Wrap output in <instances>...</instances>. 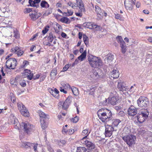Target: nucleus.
<instances>
[{"instance_id": "f257e3e1", "label": "nucleus", "mask_w": 152, "mask_h": 152, "mask_svg": "<svg viewBox=\"0 0 152 152\" xmlns=\"http://www.w3.org/2000/svg\"><path fill=\"white\" fill-rule=\"evenodd\" d=\"M97 113L99 119L103 122L106 123L111 119L112 113L109 110L102 108L98 111Z\"/></svg>"}, {"instance_id": "f03ea898", "label": "nucleus", "mask_w": 152, "mask_h": 152, "mask_svg": "<svg viewBox=\"0 0 152 152\" xmlns=\"http://www.w3.org/2000/svg\"><path fill=\"white\" fill-rule=\"evenodd\" d=\"M89 64L91 66L94 68H101L102 66V62L99 58L92 55L90 56L88 58Z\"/></svg>"}, {"instance_id": "7ed1b4c3", "label": "nucleus", "mask_w": 152, "mask_h": 152, "mask_svg": "<svg viewBox=\"0 0 152 152\" xmlns=\"http://www.w3.org/2000/svg\"><path fill=\"white\" fill-rule=\"evenodd\" d=\"M149 112L147 110H141L136 118L138 121L140 123L144 122L145 120L148 117Z\"/></svg>"}, {"instance_id": "20e7f679", "label": "nucleus", "mask_w": 152, "mask_h": 152, "mask_svg": "<svg viewBox=\"0 0 152 152\" xmlns=\"http://www.w3.org/2000/svg\"><path fill=\"white\" fill-rule=\"evenodd\" d=\"M122 139L129 147H131L135 144L136 137L130 134L123 136Z\"/></svg>"}, {"instance_id": "39448f33", "label": "nucleus", "mask_w": 152, "mask_h": 152, "mask_svg": "<svg viewBox=\"0 0 152 152\" xmlns=\"http://www.w3.org/2000/svg\"><path fill=\"white\" fill-rule=\"evenodd\" d=\"M148 99L144 96H140L137 100V103L139 106L141 107H146L149 104Z\"/></svg>"}, {"instance_id": "423d86ee", "label": "nucleus", "mask_w": 152, "mask_h": 152, "mask_svg": "<svg viewBox=\"0 0 152 152\" xmlns=\"http://www.w3.org/2000/svg\"><path fill=\"white\" fill-rule=\"evenodd\" d=\"M17 64L16 60L14 58H9L6 63V67L9 69H14Z\"/></svg>"}, {"instance_id": "0eeeda50", "label": "nucleus", "mask_w": 152, "mask_h": 152, "mask_svg": "<svg viewBox=\"0 0 152 152\" xmlns=\"http://www.w3.org/2000/svg\"><path fill=\"white\" fill-rule=\"evenodd\" d=\"M23 126L24 128V131L27 134L30 133L34 130V126L27 122L23 123Z\"/></svg>"}, {"instance_id": "6e6552de", "label": "nucleus", "mask_w": 152, "mask_h": 152, "mask_svg": "<svg viewBox=\"0 0 152 152\" xmlns=\"http://www.w3.org/2000/svg\"><path fill=\"white\" fill-rule=\"evenodd\" d=\"M9 122L10 124H13L15 128L17 129H19L20 126L19 124L18 119L13 115H11L9 119Z\"/></svg>"}, {"instance_id": "1a4fd4ad", "label": "nucleus", "mask_w": 152, "mask_h": 152, "mask_svg": "<svg viewBox=\"0 0 152 152\" xmlns=\"http://www.w3.org/2000/svg\"><path fill=\"white\" fill-rule=\"evenodd\" d=\"M116 92H113V93L111 92L110 94V96L109 97L110 104L112 105H116L118 102V99L116 96Z\"/></svg>"}, {"instance_id": "9d476101", "label": "nucleus", "mask_w": 152, "mask_h": 152, "mask_svg": "<svg viewBox=\"0 0 152 152\" xmlns=\"http://www.w3.org/2000/svg\"><path fill=\"white\" fill-rule=\"evenodd\" d=\"M135 0H125L124 2L125 8L127 10H132L133 5L134 4Z\"/></svg>"}, {"instance_id": "9b49d317", "label": "nucleus", "mask_w": 152, "mask_h": 152, "mask_svg": "<svg viewBox=\"0 0 152 152\" xmlns=\"http://www.w3.org/2000/svg\"><path fill=\"white\" fill-rule=\"evenodd\" d=\"M105 135L106 137H110L112 134L114 130V129L112 126L109 125H105Z\"/></svg>"}, {"instance_id": "f8f14e48", "label": "nucleus", "mask_w": 152, "mask_h": 152, "mask_svg": "<svg viewBox=\"0 0 152 152\" xmlns=\"http://www.w3.org/2000/svg\"><path fill=\"white\" fill-rule=\"evenodd\" d=\"M137 113V109L134 106H132L128 110L127 113L130 116H133Z\"/></svg>"}, {"instance_id": "ddd939ff", "label": "nucleus", "mask_w": 152, "mask_h": 152, "mask_svg": "<svg viewBox=\"0 0 152 152\" xmlns=\"http://www.w3.org/2000/svg\"><path fill=\"white\" fill-rule=\"evenodd\" d=\"M48 90L49 92L55 98H58L59 96V92L56 88L53 89L51 88H49Z\"/></svg>"}, {"instance_id": "4468645a", "label": "nucleus", "mask_w": 152, "mask_h": 152, "mask_svg": "<svg viewBox=\"0 0 152 152\" xmlns=\"http://www.w3.org/2000/svg\"><path fill=\"white\" fill-rule=\"evenodd\" d=\"M119 75V71L116 68L115 69H113L110 73V78L112 79V78L114 79L118 78Z\"/></svg>"}, {"instance_id": "2eb2a0df", "label": "nucleus", "mask_w": 152, "mask_h": 152, "mask_svg": "<svg viewBox=\"0 0 152 152\" xmlns=\"http://www.w3.org/2000/svg\"><path fill=\"white\" fill-rule=\"evenodd\" d=\"M23 74L25 77H27L28 79L30 80L32 79L33 76V74L31 73V71L27 69L25 70Z\"/></svg>"}, {"instance_id": "dca6fc26", "label": "nucleus", "mask_w": 152, "mask_h": 152, "mask_svg": "<svg viewBox=\"0 0 152 152\" xmlns=\"http://www.w3.org/2000/svg\"><path fill=\"white\" fill-rule=\"evenodd\" d=\"M77 6L78 7L81 12H85V8L82 0H76Z\"/></svg>"}, {"instance_id": "f3484780", "label": "nucleus", "mask_w": 152, "mask_h": 152, "mask_svg": "<svg viewBox=\"0 0 152 152\" xmlns=\"http://www.w3.org/2000/svg\"><path fill=\"white\" fill-rule=\"evenodd\" d=\"M11 51L13 53H16L18 56H20L23 54V51L20 50L18 47H15L11 49Z\"/></svg>"}, {"instance_id": "a211bd4d", "label": "nucleus", "mask_w": 152, "mask_h": 152, "mask_svg": "<svg viewBox=\"0 0 152 152\" xmlns=\"http://www.w3.org/2000/svg\"><path fill=\"white\" fill-rule=\"evenodd\" d=\"M40 0H29L28 3L31 7L38 8L39 7V3Z\"/></svg>"}, {"instance_id": "6ab92c4d", "label": "nucleus", "mask_w": 152, "mask_h": 152, "mask_svg": "<svg viewBox=\"0 0 152 152\" xmlns=\"http://www.w3.org/2000/svg\"><path fill=\"white\" fill-rule=\"evenodd\" d=\"M117 85V88L119 89L120 91H126L127 89L126 86H125L124 83L121 81H118V82Z\"/></svg>"}, {"instance_id": "aec40b11", "label": "nucleus", "mask_w": 152, "mask_h": 152, "mask_svg": "<svg viewBox=\"0 0 152 152\" xmlns=\"http://www.w3.org/2000/svg\"><path fill=\"white\" fill-rule=\"evenodd\" d=\"M83 144L91 149H94L95 148V145L94 143L89 140L85 141Z\"/></svg>"}, {"instance_id": "412c9836", "label": "nucleus", "mask_w": 152, "mask_h": 152, "mask_svg": "<svg viewBox=\"0 0 152 152\" xmlns=\"http://www.w3.org/2000/svg\"><path fill=\"white\" fill-rule=\"evenodd\" d=\"M114 56L111 53L107 55L104 59L105 63H110L114 59Z\"/></svg>"}, {"instance_id": "4be33fe9", "label": "nucleus", "mask_w": 152, "mask_h": 152, "mask_svg": "<svg viewBox=\"0 0 152 152\" xmlns=\"http://www.w3.org/2000/svg\"><path fill=\"white\" fill-rule=\"evenodd\" d=\"M143 136L145 138L149 141H152V133L150 131H147L145 132Z\"/></svg>"}, {"instance_id": "5701e85b", "label": "nucleus", "mask_w": 152, "mask_h": 152, "mask_svg": "<svg viewBox=\"0 0 152 152\" xmlns=\"http://www.w3.org/2000/svg\"><path fill=\"white\" fill-rule=\"evenodd\" d=\"M70 104L67 102L66 103L65 101L63 104L62 102H60L58 104V107L59 108L62 107L64 109L66 110L69 107Z\"/></svg>"}, {"instance_id": "b1692460", "label": "nucleus", "mask_w": 152, "mask_h": 152, "mask_svg": "<svg viewBox=\"0 0 152 152\" xmlns=\"http://www.w3.org/2000/svg\"><path fill=\"white\" fill-rule=\"evenodd\" d=\"M40 6L41 8L47 9L48 8L50 5L45 0H42L40 3Z\"/></svg>"}, {"instance_id": "393cba45", "label": "nucleus", "mask_w": 152, "mask_h": 152, "mask_svg": "<svg viewBox=\"0 0 152 152\" xmlns=\"http://www.w3.org/2000/svg\"><path fill=\"white\" fill-rule=\"evenodd\" d=\"M86 27L87 28L90 29H95L97 28H99V27L96 25L92 23L88 22L86 24Z\"/></svg>"}, {"instance_id": "a878e982", "label": "nucleus", "mask_w": 152, "mask_h": 152, "mask_svg": "<svg viewBox=\"0 0 152 152\" xmlns=\"http://www.w3.org/2000/svg\"><path fill=\"white\" fill-rule=\"evenodd\" d=\"M120 45L121 48V51L122 53L123 54L125 53L127 50V46L125 42L120 44Z\"/></svg>"}, {"instance_id": "bb28decb", "label": "nucleus", "mask_w": 152, "mask_h": 152, "mask_svg": "<svg viewBox=\"0 0 152 152\" xmlns=\"http://www.w3.org/2000/svg\"><path fill=\"white\" fill-rule=\"evenodd\" d=\"M38 113L40 116V119L44 120V119H46L47 118L48 115L45 114L42 111H39Z\"/></svg>"}, {"instance_id": "cd10ccee", "label": "nucleus", "mask_w": 152, "mask_h": 152, "mask_svg": "<svg viewBox=\"0 0 152 152\" xmlns=\"http://www.w3.org/2000/svg\"><path fill=\"white\" fill-rule=\"evenodd\" d=\"M86 51H85L80 56L78 57V58L79 60L80 61H82L84 60V59L86 58Z\"/></svg>"}, {"instance_id": "c85d7f7f", "label": "nucleus", "mask_w": 152, "mask_h": 152, "mask_svg": "<svg viewBox=\"0 0 152 152\" xmlns=\"http://www.w3.org/2000/svg\"><path fill=\"white\" fill-rule=\"evenodd\" d=\"M121 122V121L118 119H114L112 120V126H117Z\"/></svg>"}, {"instance_id": "c756f323", "label": "nucleus", "mask_w": 152, "mask_h": 152, "mask_svg": "<svg viewBox=\"0 0 152 152\" xmlns=\"http://www.w3.org/2000/svg\"><path fill=\"white\" fill-rule=\"evenodd\" d=\"M40 121L42 128L43 129H45L47 127L46 122L44 120H42V119H40Z\"/></svg>"}, {"instance_id": "7c9ffc66", "label": "nucleus", "mask_w": 152, "mask_h": 152, "mask_svg": "<svg viewBox=\"0 0 152 152\" xmlns=\"http://www.w3.org/2000/svg\"><path fill=\"white\" fill-rule=\"evenodd\" d=\"M71 90L73 94L75 96H77L79 94V91L78 89L75 87H72L71 88Z\"/></svg>"}, {"instance_id": "2f4dec72", "label": "nucleus", "mask_w": 152, "mask_h": 152, "mask_svg": "<svg viewBox=\"0 0 152 152\" xmlns=\"http://www.w3.org/2000/svg\"><path fill=\"white\" fill-rule=\"evenodd\" d=\"M17 106L18 109L20 112L24 109L25 108H26L22 103L20 102L17 103Z\"/></svg>"}, {"instance_id": "473e14b6", "label": "nucleus", "mask_w": 152, "mask_h": 152, "mask_svg": "<svg viewBox=\"0 0 152 152\" xmlns=\"http://www.w3.org/2000/svg\"><path fill=\"white\" fill-rule=\"evenodd\" d=\"M22 115L25 117H28L29 116V112L27 109L25 108V109L20 112Z\"/></svg>"}, {"instance_id": "72a5a7b5", "label": "nucleus", "mask_w": 152, "mask_h": 152, "mask_svg": "<svg viewBox=\"0 0 152 152\" xmlns=\"http://www.w3.org/2000/svg\"><path fill=\"white\" fill-rule=\"evenodd\" d=\"M31 143L28 142H25L22 143L21 146L23 148H28L31 147Z\"/></svg>"}, {"instance_id": "f704fd0d", "label": "nucleus", "mask_w": 152, "mask_h": 152, "mask_svg": "<svg viewBox=\"0 0 152 152\" xmlns=\"http://www.w3.org/2000/svg\"><path fill=\"white\" fill-rule=\"evenodd\" d=\"M14 37L16 39L19 38L20 37V34L18 30L15 28L13 29Z\"/></svg>"}, {"instance_id": "c9c22d12", "label": "nucleus", "mask_w": 152, "mask_h": 152, "mask_svg": "<svg viewBox=\"0 0 152 152\" xmlns=\"http://www.w3.org/2000/svg\"><path fill=\"white\" fill-rule=\"evenodd\" d=\"M57 69L56 68H54L51 71L50 76L53 78L55 77L57 75Z\"/></svg>"}, {"instance_id": "e433bc0d", "label": "nucleus", "mask_w": 152, "mask_h": 152, "mask_svg": "<svg viewBox=\"0 0 152 152\" xmlns=\"http://www.w3.org/2000/svg\"><path fill=\"white\" fill-rule=\"evenodd\" d=\"M83 40L85 44L87 46L88 44V38L85 35H83Z\"/></svg>"}, {"instance_id": "4c0bfd02", "label": "nucleus", "mask_w": 152, "mask_h": 152, "mask_svg": "<svg viewBox=\"0 0 152 152\" xmlns=\"http://www.w3.org/2000/svg\"><path fill=\"white\" fill-rule=\"evenodd\" d=\"M29 15L30 18L32 20H35L37 19V15L35 12H34V13L32 12L30 13Z\"/></svg>"}, {"instance_id": "58836bf2", "label": "nucleus", "mask_w": 152, "mask_h": 152, "mask_svg": "<svg viewBox=\"0 0 152 152\" xmlns=\"http://www.w3.org/2000/svg\"><path fill=\"white\" fill-rule=\"evenodd\" d=\"M96 12L97 14L99 15H103V13L102 12L101 10L98 6H95Z\"/></svg>"}, {"instance_id": "ea45409f", "label": "nucleus", "mask_w": 152, "mask_h": 152, "mask_svg": "<svg viewBox=\"0 0 152 152\" xmlns=\"http://www.w3.org/2000/svg\"><path fill=\"white\" fill-rule=\"evenodd\" d=\"M116 39L118 43L120 44H121L122 43H123V42H124V41L123 40L122 37L121 36H118L116 37Z\"/></svg>"}, {"instance_id": "a19ab883", "label": "nucleus", "mask_w": 152, "mask_h": 152, "mask_svg": "<svg viewBox=\"0 0 152 152\" xmlns=\"http://www.w3.org/2000/svg\"><path fill=\"white\" fill-rule=\"evenodd\" d=\"M86 148L83 147H80L77 148L76 152H84Z\"/></svg>"}, {"instance_id": "79ce46f5", "label": "nucleus", "mask_w": 152, "mask_h": 152, "mask_svg": "<svg viewBox=\"0 0 152 152\" xmlns=\"http://www.w3.org/2000/svg\"><path fill=\"white\" fill-rule=\"evenodd\" d=\"M66 142L65 140H61L58 141V144L60 146L64 145L66 143Z\"/></svg>"}, {"instance_id": "37998d69", "label": "nucleus", "mask_w": 152, "mask_h": 152, "mask_svg": "<svg viewBox=\"0 0 152 152\" xmlns=\"http://www.w3.org/2000/svg\"><path fill=\"white\" fill-rule=\"evenodd\" d=\"M93 77L95 79H96L99 77V76L98 75V73L95 71V70H93Z\"/></svg>"}, {"instance_id": "c03bdc74", "label": "nucleus", "mask_w": 152, "mask_h": 152, "mask_svg": "<svg viewBox=\"0 0 152 152\" xmlns=\"http://www.w3.org/2000/svg\"><path fill=\"white\" fill-rule=\"evenodd\" d=\"M48 39L49 42H52L53 39V37L52 33H50L49 34V35L48 37Z\"/></svg>"}, {"instance_id": "a18cd8bd", "label": "nucleus", "mask_w": 152, "mask_h": 152, "mask_svg": "<svg viewBox=\"0 0 152 152\" xmlns=\"http://www.w3.org/2000/svg\"><path fill=\"white\" fill-rule=\"evenodd\" d=\"M68 18L66 17H63L60 19V21L61 22L66 23H68Z\"/></svg>"}, {"instance_id": "49530a36", "label": "nucleus", "mask_w": 152, "mask_h": 152, "mask_svg": "<svg viewBox=\"0 0 152 152\" xmlns=\"http://www.w3.org/2000/svg\"><path fill=\"white\" fill-rule=\"evenodd\" d=\"M90 133V132H89L88 134H87V135H86L85 136H85L81 139V142L82 143H84L85 141L88 140V135Z\"/></svg>"}, {"instance_id": "de8ad7c7", "label": "nucleus", "mask_w": 152, "mask_h": 152, "mask_svg": "<svg viewBox=\"0 0 152 152\" xmlns=\"http://www.w3.org/2000/svg\"><path fill=\"white\" fill-rule=\"evenodd\" d=\"M72 99V96H69L68 97L65 101L66 102V103L67 102L70 104L71 102Z\"/></svg>"}, {"instance_id": "09e8293b", "label": "nucleus", "mask_w": 152, "mask_h": 152, "mask_svg": "<svg viewBox=\"0 0 152 152\" xmlns=\"http://www.w3.org/2000/svg\"><path fill=\"white\" fill-rule=\"evenodd\" d=\"M110 104V101H109V98H108L107 99H105L104 101L102 102V104L104 106H106L108 104Z\"/></svg>"}, {"instance_id": "8fccbe9b", "label": "nucleus", "mask_w": 152, "mask_h": 152, "mask_svg": "<svg viewBox=\"0 0 152 152\" xmlns=\"http://www.w3.org/2000/svg\"><path fill=\"white\" fill-rule=\"evenodd\" d=\"M38 145V144L37 143H31V147H33V148L34 149V151L35 152H37V146Z\"/></svg>"}, {"instance_id": "3c124183", "label": "nucleus", "mask_w": 152, "mask_h": 152, "mask_svg": "<svg viewBox=\"0 0 152 152\" xmlns=\"http://www.w3.org/2000/svg\"><path fill=\"white\" fill-rule=\"evenodd\" d=\"M67 4L69 6L73 8H75L77 7L75 3L73 4L72 3L70 2H68Z\"/></svg>"}, {"instance_id": "603ef678", "label": "nucleus", "mask_w": 152, "mask_h": 152, "mask_svg": "<svg viewBox=\"0 0 152 152\" xmlns=\"http://www.w3.org/2000/svg\"><path fill=\"white\" fill-rule=\"evenodd\" d=\"M73 12L72 11H68L67 12H64L63 13V14L65 16H69L73 14Z\"/></svg>"}, {"instance_id": "864d4df0", "label": "nucleus", "mask_w": 152, "mask_h": 152, "mask_svg": "<svg viewBox=\"0 0 152 152\" xmlns=\"http://www.w3.org/2000/svg\"><path fill=\"white\" fill-rule=\"evenodd\" d=\"M79 119V118L78 117L76 116L72 119L71 121L73 123H76L78 121Z\"/></svg>"}, {"instance_id": "5fc2aeb1", "label": "nucleus", "mask_w": 152, "mask_h": 152, "mask_svg": "<svg viewBox=\"0 0 152 152\" xmlns=\"http://www.w3.org/2000/svg\"><path fill=\"white\" fill-rule=\"evenodd\" d=\"M123 132L126 134H129L130 133V129H128L127 128H125L123 130Z\"/></svg>"}, {"instance_id": "6e6d98bb", "label": "nucleus", "mask_w": 152, "mask_h": 152, "mask_svg": "<svg viewBox=\"0 0 152 152\" xmlns=\"http://www.w3.org/2000/svg\"><path fill=\"white\" fill-rule=\"evenodd\" d=\"M62 86L65 89H66V88H70V86H69V84H67V83L65 84V83H63L62 84Z\"/></svg>"}, {"instance_id": "4d7b16f0", "label": "nucleus", "mask_w": 152, "mask_h": 152, "mask_svg": "<svg viewBox=\"0 0 152 152\" xmlns=\"http://www.w3.org/2000/svg\"><path fill=\"white\" fill-rule=\"evenodd\" d=\"M70 66L69 64H67L63 67L62 71H66L69 67Z\"/></svg>"}, {"instance_id": "13d9d810", "label": "nucleus", "mask_w": 152, "mask_h": 152, "mask_svg": "<svg viewBox=\"0 0 152 152\" xmlns=\"http://www.w3.org/2000/svg\"><path fill=\"white\" fill-rule=\"evenodd\" d=\"M47 149L48 151L50 152H54V151L53 149L52 148L50 145H48L47 146Z\"/></svg>"}, {"instance_id": "bf43d9fd", "label": "nucleus", "mask_w": 152, "mask_h": 152, "mask_svg": "<svg viewBox=\"0 0 152 152\" xmlns=\"http://www.w3.org/2000/svg\"><path fill=\"white\" fill-rule=\"evenodd\" d=\"M88 131L87 130L85 129L83 131L82 133V135L83 136H85L88 134Z\"/></svg>"}, {"instance_id": "052dcab7", "label": "nucleus", "mask_w": 152, "mask_h": 152, "mask_svg": "<svg viewBox=\"0 0 152 152\" xmlns=\"http://www.w3.org/2000/svg\"><path fill=\"white\" fill-rule=\"evenodd\" d=\"M115 17L116 19H121L122 18L121 16L119 14H115Z\"/></svg>"}, {"instance_id": "680f3d73", "label": "nucleus", "mask_w": 152, "mask_h": 152, "mask_svg": "<svg viewBox=\"0 0 152 152\" xmlns=\"http://www.w3.org/2000/svg\"><path fill=\"white\" fill-rule=\"evenodd\" d=\"M74 130L73 129H70L69 131H68V134H73L74 132Z\"/></svg>"}, {"instance_id": "e2e57ef3", "label": "nucleus", "mask_w": 152, "mask_h": 152, "mask_svg": "<svg viewBox=\"0 0 152 152\" xmlns=\"http://www.w3.org/2000/svg\"><path fill=\"white\" fill-rule=\"evenodd\" d=\"M50 13H51V12H50V11L47 10L44 14L43 15V16H47L50 14Z\"/></svg>"}, {"instance_id": "0e129e2a", "label": "nucleus", "mask_w": 152, "mask_h": 152, "mask_svg": "<svg viewBox=\"0 0 152 152\" xmlns=\"http://www.w3.org/2000/svg\"><path fill=\"white\" fill-rule=\"evenodd\" d=\"M40 76V75L39 74H37L35 76H33V78L34 80H36L39 78Z\"/></svg>"}, {"instance_id": "69168bd1", "label": "nucleus", "mask_w": 152, "mask_h": 152, "mask_svg": "<svg viewBox=\"0 0 152 152\" xmlns=\"http://www.w3.org/2000/svg\"><path fill=\"white\" fill-rule=\"evenodd\" d=\"M28 62L27 61H23V65L22 66V67H24L26 65H27V64H28Z\"/></svg>"}, {"instance_id": "338daca9", "label": "nucleus", "mask_w": 152, "mask_h": 152, "mask_svg": "<svg viewBox=\"0 0 152 152\" xmlns=\"http://www.w3.org/2000/svg\"><path fill=\"white\" fill-rule=\"evenodd\" d=\"M20 85L23 87H25L26 86V84L25 81H23L20 83Z\"/></svg>"}, {"instance_id": "774afa93", "label": "nucleus", "mask_w": 152, "mask_h": 152, "mask_svg": "<svg viewBox=\"0 0 152 152\" xmlns=\"http://www.w3.org/2000/svg\"><path fill=\"white\" fill-rule=\"evenodd\" d=\"M60 91L61 92H63L64 94H66L67 92L66 91L64 90V89L62 87L60 88Z\"/></svg>"}]
</instances>
